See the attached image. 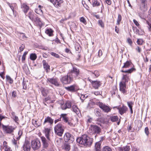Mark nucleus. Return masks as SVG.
Listing matches in <instances>:
<instances>
[{
    "label": "nucleus",
    "instance_id": "obj_34",
    "mask_svg": "<svg viewBox=\"0 0 151 151\" xmlns=\"http://www.w3.org/2000/svg\"><path fill=\"white\" fill-rule=\"evenodd\" d=\"M53 31L51 29H48L45 31V33L49 36H52L53 35Z\"/></svg>",
    "mask_w": 151,
    "mask_h": 151
},
{
    "label": "nucleus",
    "instance_id": "obj_18",
    "mask_svg": "<svg viewBox=\"0 0 151 151\" xmlns=\"http://www.w3.org/2000/svg\"><path fill=\"white\" fill-rule=\"evenodd\" d=\"M71 106V103L70 101H68L65 104L61 105V108L63 110H65L67 109L70 108Z\"/></svg>",
    "mask_w": 151,
    "mask_h": 151
},
{
    "label": "nucleus",
    "instance_id": "obj_49",
    "mask_svg": "<svg viewBox=\"0 0 151 151\" xmlns=\"http://www.w3.org/2000/svg\"><path fill=\"white\" fill-rule=\"evenodd\" d=\"M102 151H111V150L109 147L106 146L103 148Z\"/></svg>",
    "mask_w": 151,
    "mask_h": 151
},
{
    "label": "nucleus",
    "instance_id": "obj_39",
    "mask_svg": "<svg viewBox=\"0 0 151 151\" xmlns=\"http://www.w3.org/2000/svg\"><path fill=\"white\" fill-rule=\"evenodd\" d=\"M45 136L46 138L50 137V129L48 128H45Z\"/></svg>",
    "mask_w": 151,
    "mask_h": 151
},
{
    "label": "nucleus",
    "instance_id": "obj_61",
    "mask_svg": "<svg viewBox=\"0 0 151 151\" xmlns=\"http://www.w3.org/2000/svg\"><path fill=\"white\" fill-rule=\"evenodd\" d=\"M55 42H56L57 43H59L60 44L61 42L60 40L59 39L58 37H56L55 39L53 40Z\"/></svg>",
    "mask_w": 151,
    "mask_h": 151
},
{
    "label": "nucleus",
    "instance_id": "obj_44",
    "mask_svg": "<svg viewBox=\"0 0 151 151\" xmlns=\"http://www.w3.org/2000/svg\"><path fill=\"white\" fill-rule=\"evenodd\" d=\"M87 119L86 120V122L87 124L91 123L92 122L93 119L91 117L89 116H87Z\"/></svg>",
    "mask_w": 151,
    "mask_h": 151
},
{
    "label": "nucleus",
    "instance_id": "obj_59",
    "mask_svg": "<svg viewBox=\"0 0 151 151\" xmlns=\"http://www.w3.org/2000/svg\"><path fill=\"white\" fill-rule=\"evenodd\" d=\"M106 138L104 136H103V137H101L100 138V141H99V142H100L101 143Z\"/></svg>",
    "mask_w": 151,
    "mask_h": 151
},
{
    "label": "nucleus",
    "instance_id": "obj_62",
    "mask_svg": "<svg viewBox=\"0 0 151 151\" xmlns=\"http://www.w3.org/2000/svg\"><path fill=\"white\" fill-rule=\"evenodd\" d=\"M24 47H25L24 45L23 44H22V45L19 47V50H20V51L21 52V51H22L24 49Z\"/></svg>",
    "mask_w": 151,
    "mask_h": 151
},
{
    "label": "nucleus",
    "instance_id": "obj_53",
    "mask_svg": "<svg viewBox=\"0 0 151 151\" xmlns=\"http://www.w3.org/2000/svg\"><path fill=\"white\" fill-rule=\"evenodd\" d=\"M27 53H28L27 52H24V54L23 55V56H22V62H23V61H24L25 60L26 55L27 54Z\"/></svg>",
    "mask_w": 151,
    "mask_h": 151
},
{
    "label": "nucleus",
    "instance_id": "obj_46",
    "mask_svg": "<svg viewBox=\"0 0 151 151\" xmlns=\"http://www.w3.org/2000/svg\"><path fill=\"white\" fill-rule=\"evenodd\" d=\"M144 42L143 40L142 39H138L137 40V42L138 45H142Z\"/></svg>",
    "mask_w": 151,
    "mask_h": 151
},
{
    "label": "nucleus",
    "instance_id": "obj_12",
    "mask_svg": "<svg viewBox=\"0 0 151 151\" xmlns=\"http://www.w3.org/2000/svg\"><path fill=\"white\" fill-rule=\"evenodd\" d=\"M22 147L24 151H30L31 147L29 142L26 140L23 145Z\"/></svg>",
    "mask_w": 151,
    "mask_h": 151
},
{
    "label": "nucleus",
    "instance_id": "obj_36",
    "mask_svg": "<svg viewBox=\"0 0 151 151\" xmlns=\"http://www.w3.org/2000/svg\"><path fill=\"white\" fill-rule=\"evenodd\" d=\"M127 104L128 107H129L131 113L132 114L133 112L132 110V105L134 104V103L132 101H128Z\"/></svg>",
    "mask_w": 151,
    "mask_h": 151
},
{
    "label": "nucleus",
    "instance_id": "obj_9",
    "mask_svg": "<svg viewBox=\"0 0 151 151\" xmlns=\"http://www.w3.org/2000/svg\"><path fill=\"white\" fill-rule=\"evenodd\" d=\"M96 104L99 106L105 112L107 113L109 112L111 109L109 106L100 102H96Z\"/></svg>",
    "mask_w": 151,
    "mask_h": 151
},
{
    "label": "nucleus",
    "instance_id": "obj_3",
    "mask_svg": "<svg viewBox=\"0 0 151 151\" xmlns=\"http://www.w3.org/2000/svg\"><path fill=\"white\" fill-rule=\"evenodd\" d=\"M55 132L56 135L59 136H62L64 131V127L60 123H59L55 125L54 127Z\"/></svg>",
    "mask_w": 151,
    "mask_h": 151
},
{
    "label": "nucleus",
    "instance_id": "obj_50",
    "mask_svg": "<svg viewBox=\"0 0 151 151\" xmlns=\"http://www.w3.org/2000/svg\"><path fill=\"white\" fill-rule=\"evenodd\" d=\"M80 21L81 22L83 23L85 25H86L87 24L86 19L83 17H81L80 18Z\"/></svg>",
    "mask_w": 151,
    "mask_h": 151
},
{
    "label": "nucleus",
    "instance_id": "obj_5",
    "mask_svg": "<svg viewBox=\"0 0 151 151\" xmlns=\"http://www.w3.org/2000/svg\"><path fill=\"white\" fill-rule=\"evenodd\" d=\"M89 129L91 131V133L92 134H95V138H96L97 134H99L101 132V128L97 125H91L89 128Z\"/></svg>",
    "mask_w": 151,
    "mask_h": 151
},
{
    "label": "nucleus",
    "instance_id": "obj_42",
    "mask_svg": "<svg viewBox=\"0 0 151 151\" xmlns=\"http://www.w3.org/2000/svg\"><path fill=\"white\" fill-rule=\"evenodd\" d=\"M122 17L121 15L120 14H118V18L117 19L116 24L119 25L120 23L122 20Z\"/></svg>",
    "mask_w": 151,
    "mask_h": 151
},
{
    "label": "nucleus",
    "instance_id": "obj_52",
    "mask_svg": "<svg viewBox=\"0 0 151 151\" xmlns=\"http://www.w3.org/2000/svg\"><path fill=\"white\" fill-rule=\"evenodd\" d=\"M98 23L99 25H100L102 27L104 28V23L101 20H99L98 21Z\"/></svg>",
    "mask_w": 151,
    "mask_h": 151
},
{
    "label": "nucleus",
    "instance_id": "obj_30",
    "mask_svg": "<svg viewBox=\"0 0 151 151\" xmlns=\"http://www.w3.org/2000/svg\"><path fill=\"white\" fill-rule=\"evenodd\" d=\"M101 143L98 142L95 144V149L96 151H101Z\"/></svg>",
    "mask_w": 151,
    "mask_h": 151
},
{
    "label": "nucleus",
    "instance_id": "obj_56",
    "mask_svg": "<svg viewBox=\"0 0 151 151\" xmlns=\"http://www.w3.org/2000/svg\"><path fill=\"white\" fill-rule=\"evenodd\" d=\"M145 132L147 135H148L149 134V129L147 127H146L145 129Z\"/></svg>",
    "mask_w": 151,
    "mask_h": 151
},
{
    "label": "nucleus",
    "instance_id": "obj_35",
    "mask_svg": "<svg viewBox=\"0 0 151 151\" xmlns=\"http://www.w3.org/2000/svg\"><path fill=\"white\" fill-rule=\"evenodd\" d=\"M2 126L4 132L6 133H9V127L8 126H5L4 124L2 125Z\"/></svg>",
    "mask_w": 151,
    "mask_h": 151
},
{
    "label": "nucleus",
    "instance_id": "obj_60",
    "mask_svg": "<svg viewBox=\"0 0 151 151\" xmlns=\"http://www.w3.org/2000/svg\"><path fill=\"white\" fill-rule=\"evenodd\" d=\"M68 123V124L71 127H74V125L73 124L70 122L69 120H68V122L67 123Z\"/></svg>",
    "mask_w": 151,
    "mask_h": 151
},
{
    "label": "nucleus",
    "instance_id": "obj_20",
    "mask_svg": "<svg viewBox=\"0 0 151 151\" xmlns=\"http://www.w3.org/2000/svg\"><path fill=\"white\" fill-rule=\"evenodd\" d=\"M21 8L22 9L23 11L24 12L25 14L27 12L29 9V6L25 3H23L21 4Z\"/></svg>",
    "mask_w": 151,
    "mask_h": 151
},
{
    "label": "nucleus",
    "instance_id": "obj_10",
    "mask_svg": "<svg viewBox=\"0 0 151 151\" xmlns=\"http://www.w3.org/2000/svg\"><path fill=\"white\" fill-rule=\"evenodd\" d=\"M31 145L33 150H37L41 146L40 142L38 139H37L32 142Z\"/></svg>",
    "mask_w": 151,
    "mask_h": 151
},
{
    "label": "nucleus",
    "instance_id": "obj_51",
    "mask_svg": "<svg viewBox=\"0 0 151 151\" xmlns=\"http://www.w3.org/2000/svg\"><path fill=\"white\" fill-rule=\"evenodd\" d=\"M24 79H25L24 78L23 79V81L22 82V86L23 87V89H26L27 88V86L26 84V83L25 81H24Z\"/></svg>",
    "mask_w": 151,
    "mask_h": 151
},
{
    "label": "nucleus",
    "instance_id": "obj_16",
    "mask_svg": "<svg viewBox=\"0 0 151 151\" xmlns=\"http://www.w3.org/2000/svg\"><path fill=\"white\" fill-rule=\"evenodd\" d=\"M26 16H27L32 22H33L37 17V16L32 11L29 12L28 15Z\"/></svg>",
    "mask_w": 151,
    "mask_h": 151
},
{
    "label": "nucleus",
    "instance_id": "obj_38",
    "mask_svg": "<svg viewBox=\"0 0 151 151\" xmlns=\"http://www.w3.org/2000/svg\"><path fill=\"white\" fill-rule=\"evenodd\" d=\"M41 92L42 96L45 97L47 96L48 93V90L45 88L42 89Z\"/></svg>",
    "mask_w": 151,
    "mask_h": 151
},
{
    "label": "nucleus",
    "instance_id": "obj_55",
    "mask_svg": "<svg viewBox=\"0 0 151 151\" xmlns=\"http://www.w3.org/2000/svg\"><path fill=\"white\" fill-rule=\"evenodd\" d=\"M12 96L14 98H16L17 97V93L16 91H13L12 92Z\"/></svg>",
    "mask_w": 151,
    "mask_h": 151
},
{
    "label": "nucleus",
    "instance_id": "obj_6",
    "mask_svg": "<svg viewBox=\"0 0 151 151\" xmlns=\"http://www.w3.org/2000/svg\"><path fill=\"white\" fill-rule=\"evenodd\" d=\"M60 80L63 84H69L73 81L72 78L70 77L68 73L67 76L62 77Z\"/></svg>",
    "mask_w": 151,
    "mask_h": 151
},
{
    "label": "nucleus",
    "instance_id": "obj_41",
    "mask_svg": "<svg viewBox=\"0 0 151 151\" xmlns=\"http://www.w3.org/2000/svg\"><path fill=\"white\" fill-rule=\"evenodd\" d=\"M37 58L36 55L35 53H32L30 56V59L32 60H35Z\"/></svg>",
    "mask_w": 151,
    "mask_h": 151
},
{
    "label": "nucleus",
    "instance_id": "obj_8",
    "mask_svg": "<svg viewBox=\"0 0 151 151\" xmlns=\"http://www.w3.org/2000/svg\"><path fill=\"white\" fill-rule=\"evenodd\" d=\"M64 139L66 142L72 143L74 140L73 136L69 133H66L64 136Z\"/></svg>",
    "mask_w": 151,
    "mask_h": 151
},
{
    "label": "nucleus",
    "instance_id": "obj_7",
    "mask_svg": "<svg viewBox=\"0 0 151 151\" xmlns=\"http://www.w3.org/2000/svg\"><path fill=\"white\" fill-rule=\"evenodd\" d=\"M44 148L47 149L51 142L50 137L45 138L44 137H41Z\"/></svg>",
    "mask_w": 151,
    "mask_h": 151
},
{
    "label": "nucleus",
    "instance_id": "obj_48",
    "mask_svg": "<svg viewBox=\"0 0 151 151\" xmlns=\"http://www.w3.org/2000/svg\"><path fill=\"white\" fill-rule=\"evenodd\" d=\"M50 97L49 96H48L47 97L45 98V99H43V102L45 105H46V104H45V102H47V101L50 100Z\"/></svg>",
    "mask_w": 151,
    "mask_h": 151
},
{
    "label": "nucleus",
    "instance_id": "obj_57",
    "mask_svg": "<svg viewBox=\"0 0 151 151\" xmlns=\"http://www.w3.org/2000/svg\"><path fill=\"white\" fill-rule=\"evenodd\" d=\"M135 50L139 53H140L142 50L141 48L138 46L136 47Z\"/></svg>",
    "mask_w": 151,
    "mask_h": 151
},
{
    "label": "nucleus",
    "instance_id": "obj_27",
    "mask_svg": "<svg viewBox=\"0 0 151 151\" xmlns=\"http://www.w3.org/2000/svg\"><path fill=\"white\" fill-rule=\"evenodd\" d=\"M92 4L93 7L97 6L100 5V4L97 0H88Z\"/></svg>",
    "mask_w": 151,
    "mask_h": 151
},
{
    "label": "nucleus",
    "instance_id": "obj_1",
    "mask_svg": "<svg viewBox=\"0 0 151 151\" xmlns=\"http://www.w3.org/2000/svg\"><path fill=\"white\" fill-rule=\"evenodd\" d=\"M77 142L85 147L91 146L93 142V139L90 138L87 134H84L77 138Z\"/></svg>",
    "mask_w": 151,
    "mask_h": 151
},
{
    "label": "nucleus",
    "instance_id": "obj_11",
    "mask_svg": "<svg viewBox=\"0 0 151 151\" xmlns=\"http://www.w3.org/2000/svg\"><path fill=\"white\" fill-rule=\"evenodd\" d=\"M126 83L124 82H120L119 83V90L123 94H126L127 92L126 89Z\"/></svg>",
    "mask_w": 151,
    "mask_h": 151
},
{
    "label": "nucleus",
    "instance_id": "obj_58",
    "mask_svg": "<svg viewBox=\"0 0 151 151\" xmlns=\"http://www.w3.org/2000/svg\"><path fill=\"white\" fill-rule=\"evenodd\" d=\"M51 54L52 55L55 57L56 58H58L59 57V55L58 54L55 52H51Z\"/></svg>",
    "mask_w": 151,
    "mask_h": 151
},
{
    "label": "nucleus",
    "instance_id": "obj_14",
    "mask_svg": "<svg viewBox=\"0 0 151 151\" xmlns=\"http://www.w3.org/2000/svg\"><path fill=\"white\" fill-rule=\"evenodd\" d=\"M54 122V120L52 119L51 117L48 116L45 118V121L43 123L44 125L46 124L47 123H48L50 126H51Z\"/></svg>",
    "mask_w": 151,
    "mask_h": 151
},
{
    "label": "nucleus",
    "instance_id": "obj_17",
    "mask_svg": "<svg viewBox=\"0 0 151 151\" xmlns=\"http://www.w3.org/2000/svg\"><path fill=\"white\" fill-rule=\"evenodd\" d=\"M50 2L57 7L60 6L63 2V1L61 0H50Z\"/></svg>",
    "mask_w": 151,
    "mask_h": 151
},
{
    "label": "nucleus",
    "instance_id": "obj_28",
    "mask_svg": "<svg viewBox=\"0 0 151 151\" xmlns=\"http://www.w3.org/2000/svg\"><path fill=\"white\" fill-rule=\"evenodd\" d=\"M42 64L43 65L44 69L45 70H46L47 72L48 70H50V66L48 63L46 62L45 60H43L42 62Z\"/></svg>",
    "mask_w": 151,
    "mask_h": 151
},
{
    "label": "nucleus",
    "instance_id": "obj_40",
    "mask_svg": "<svg viewBox=\"0 0 151 151\" xmlns=\"http://www.w3.org/2000/svg\"><path fill=\"white\" fill-rule=\"evenodd\" d=\"M99 72L98 70H95L93 72H92L91 73V76L93 77L95 76L96 78L98 77L100 75Z\"/></svg>",
    "mask_w": 151,
    "mask_h": 151
},
{
    "label": "nucleus",
    "instance_id": "obj_23",
    "mask_svg": "<svg viewBox=\"0 0 151 151\" xmlns=\"http://www.w3.org/2000/svg\"><path fill=\"white\" fill-rule=\"evenodd\" d=\"M141 4L140 6L141 10L144 11L147 7V0H141Z\"/></svg>",
    "mask_w": 151,
    "mask_h": 151
},
{
    "label": "nucleus",
    "instance_id": "obj_19",
    "mask_svg": "<svg viewBox=\"0 0 151 151\" xmlns=\"http://www.w3.org/2000/svg\"><path fill=\"white\" fill-rule=\"evenodd\" d=\"M10 8H11L14 17H16V11L17 9V6L16 3H13L10 5Z\"/></svg>",
    "mask_w": 151,
    "mask_h": 151
},
{
    "label": "nucleus",
    "instance_id": "obj_63",
    "mask_svg": "<svg viewBox=\"0 0 151 151\" xmlns=\"http://www.w3.org/2000/svg\"><path fill=\"white\" fill-rule=\"evenodd\" d=\"M133 22L138 27L139 25V24L136 20L134 19L133 20Z\"/></svg>",
    "mask_w": 151,
    "mask_h": 151
},
{
    "label": "nucleus",
    "instance_id": "obj_26",
    "mask_svg": "<svg viewBox=\"0 0 151 151\" xmlns=\"http://www.w3.org/2000/svg\"><path fill=\"white\" fill-rule=\"evenodd\" d=\"M75 85H73L70 86L65 87V88L67 91L71 92H75L76 91L75 89Z\"/></svg>",
    "mask_w": 151,
    "mask_h": 151
},
{
    "label": "nucleus",
    "instance_id": "obj_15",
    "mask_svg": "<svg viewBox=\"0 0 151 151\" xmlns=\"http://www.w3.org/2000/svg\"><path fill=\"white\" fill-rule=\"evenodd\" d=\"M91 84L94 88L95 89H98L101 86L102 83L99 81H92Z\"/></svg>",
    "mask_w": 151,
    "mask_h": 151
},
{
    "label": "nucleus",
    "instance_id": "obj_64",
    "mask_svg": "<svg viewBox=\"0 0 151 151\" xmlns=\"http://www.w3.org/2000/svg\"><path fill=\"white\" fill-rule=\"evenodd\" d=\"M127 42L129 43V44L131 45H132V42L131 40L129 38H128L127 39Z\"/></svg>",
    "mask_w": 151,
    "mask_h": 151
},
{
    "label": "nucleus",
    "instance_id": "obj_2",
    "mask_svg": "<svg viewBox=\"0 0 151 151\" xmlns=\"http://www.w3.org/2000/svg\"><path fill=\"white\" fill-rule=\"evenodd\" d=\"M132 64V62L130 61H127L124 63V65L122 67L123 69L121 71L122 73H131L135 71L136 69L134 68H132L127 70H124V68H127L130 67Z\"/></svg>",
    "mask_w": 151,
    "mask_h": 151
},
{
    "label": "nucleus",
    "instance_id": "obj_29",
    "mask_svg": "<svg viewBox=\"0 0 151 151\" xmlns=\"http://www.w3.org/2000/svg\"><path fill=\"white\" fill-rule=\"evenodd\" d=\"M33 22L35 23L37 25H38L40 27H42V23L40 20V19L38 17L36 18V19H35Z\"/></svg>",
    "mask_w": 151,
    "mask_h": 151
},
{
    "label": "nucleus",
    "instance_id": "obj_31",
    "mask_svg": "<svg viewBox=\"0 0 151 151\" xmlns=\"http://www.w3.org/2000/svg\"><path fill=\"white\" fill-rule=\"evenodd\" d=\"M73 111L75 112L77 115L79 114L80 111L77 106L75 105H73L72 106Z\"/></svg>",
    "mask_w": 151,
    "mask_h": 151
},
{
    "label": "nucleus",
    "instance_id": "obj_22",
    "mask_svg": "<svg viewBox=\"0 0 151 151\" xmlns=\"http://www.w3.org/2000/svg\"><path fill=\"white\" fill-rule=\"evenodd\" d=\"M67 116V114H62L60 115L61 119H62L61 121L65 123H67L69 120V118Z\"/></svg>",
    "mask_w": 151,
    "mask_h": 151
},
{
    "label": "nucleus",
    "instance_id": "obj_45",
    "mask_svg": "<svg viewBox=\"0 0 151 151\" xmlns=\"http://www.w3.org/2000/svg\"><path fill=\"white\" fill-rule=\"evenodd\" d=\"M70 145L68 143L65 144L64 145V148L65 150L69 151L70 148Z\"/></svg>",
    "mask_w": 151,
    "mask_h": 151
},
{
    "label": "nucleus",
    "instance_id": "obj_25",
    "mask_svg": "<svg viewBox=\"0 0 151 151\" xmlns=\"http://www.w3.org/2000/svg\"><path fill=\"white\" fill-rule=\"evenodd\" d=\"M11 118L12 119L13 121L17 123L19 120V119L18 117L16 115L15 113L13 111H12L11 113Z\"/></svg>",
    "mask_w": 151,
    "mask_h": 151
},
{
    "label": "nucleus",
    "instance_id": "obj_4",
    "mask_svg": "<svg viewBox=\"0 0 151 151\" xmlns=\"http://www.w3.org/2000/svg\"><path fill=\"white\" fill-rule=\"evenodd\" d=\"M69 75L73 79H76L78 78L80 74V70L77 68L73 67V69L71 70L68 73Z\"/></svg>",
    "mask_w": 151,
    "mask_h": 151
},
{
    "label": "nucleus",
    "instance_id": "obj_33",
    "mask_svg": "<svg viewBox=\"0 0 151 151\" xmlns=\"http://www.w3.org/2000/svg\"><path fill=\"white\" fill-rule=\"evenodd\" d=\"M109 119L111 122H114L117 121L119 119L118 117L117 116H110Z\"/></svg>",
    "mask_w": 151,
    "mask_h": 151
},
{
    "label": "nucleus",
    "instance_id": "obj_32",
    "mask_svg": "<svg viewBox=\"0 0 151 151\" xmlns=\"http://www.w3.org/2000/svg\"><path fill=\"white\" fill-rule=\"evenodd\" d=\"M32 123L33 124H34L36 127H37L41 125V120L38 121L33 120L32 121Z\"/></svg>",
    "mask_w": 151,
    "mask_h": 151
},
{
    "label": "nucleus",
    "instance_id": "obj_21",
    "mask_svg": "<svg viewBox=\"0 0 151 151\" xmlns=\"http://www.w3.org/2000/svg\"><path fill=\"white\" fill-rule=\"evenodd\" d=\"M127 109V107L124 105H123L122 107H118V108L119 113L122 115L124 113H126Z\"/></svg>",
    "mask_w": 151,
    "mask_h": 151
},
{
    "label": "nucleus",
    "instance_id": "obj_54",
    "mask_svg": "<svg viewBox=\"0 0 151 151\" xmlns=\"http://www.w3.org/2000/svg\"><path fill=\"white\" fill-rule=\"evenodd\" d=\"M22 130H19L18 132V133L19 137L17 138V140H19L20 139V138L21 137V136L22 135Z\"/></svg>",
    "mask_w": 151,
    "mask_h": 151
},
{
    "label": "nucleus",
    "instance_id": "obj_24",
    "mask_svg": "<svg viewBox=\"0 0 151 151\" xmlns=\"http://www.w3.org/2000/svg\"><path fill=\"white\" fill-rule=\"evenodd\" d=\"M123 76L122 78V81L121 82H124V83H126L130 80L129 76L128 74H123Z\"/></svg>",
    "mask_w": 151,
    "mask_h": 151
},
{
    "label": "nucleus",
    "instance_id": "obj_13",
    "mask_svg": "<svg viewBox=\"0 0 151 151\" xmlns=\"http://www.w3.org/2000/svg\"><path fill=\"white\" fill-rule=\"evenodd\" d=\"M47 82L54 85L56 86H59V84L58 82V79L57 78H48L47 80Z\"/></svg>",
    "mask_w": 151,
    "mask_h": 151
},
{
    "label": "nucleus",
    "instance_id": "obj_47",
    "mask_svg": "<svg viewBox=\"0 0 151 151\" xmlns=\"http://www.w3.org/2000/svg\"><path fill=\"white\" fill-rule=\"evenodd\" d=\"M146 23L148 24L147 27L149 31L151 32V22L146 21Z\"/></svg>",
    "mask_w": 151,
    "mask_h": 151
},
{
    "label": "nucleus",
    "instance_id": "obj_43",
    "mask_svg": "<svg viewBox=\"0 0 151 151\" xmlns=\"http://www.w3.org/2000/svg\"><path fill=\"white\" fill-rule=\"evenodd\" d=\"M4 148L5 151H9V148L8 147L7 143L6 141H4L3 143Z\"/></svg>",
    "mask_w": 151,
    "mask_h": 151
},
{
    "label": "nucleus",
    "instance_id": "obj_37",
    "mask_svg": "<svg viewBox=\"0 0 151 151\" xmlns=\"http://www.w3.org/2000/svg\"><path fill=\"white\" fill-rule=\"evenodd\" d=\"M130 149L129 146H126L125 147H121L120 149V151H129Z\"/></svg>",
    "mask_w": 151,
    "mask_h": 151
}]
</instances>
